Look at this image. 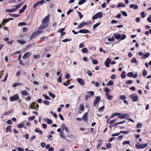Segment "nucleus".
Here are the masks:
<instances>
[{
    "instance_id": "obj_1",
    "label": "nucleus",
    "mask_w": 151,
    "mask_h": 151,
    "mask_svg": "<svg viewBox=\"0 0 151 151\" xmlns=\"http://www.w3.org/2000/svg\"><path fill=\"white\" fill-rule=\"evenodd\" d=\"M50 15L48 14L46 17H45L42 20V23L43 24L47 25L48 26V22L49 20Z\"/></svg>"
},
{
    "instance_id": "obj_2",
    "label": "nucleus",
    "mask_w": 151,
    "mask_h": 151,
    "mask_svg": "<svg viewBox=\"0 0 151 151\" xmlns=\"http://www.w3.org/2000/svg\"><path fill=\"white\" fill-rule=\"evenodd\" d=\"M139 143L138 142L137 144L135 145V147L138 149H141L144 148L146 147L147 145V144H142L140 145Z\"/></svg>"
},
{
    "instance_id": "obj_3",
    "label": "nucleus",
    "mask_w": 151,
    "mask_h": 151,
    "mask_svg": "<svg viewBox=\"0 0 151 151\" xmlns=\"http://www.w3.org/2000/svg\"><path fill=\"white\" fill-rule=\"evenodd\" d=\"M102 17V12H99L96 14H95L92 17V19L93 21L95 19H97L98 18H101Z\"/></svg>"
},
{
    "instance_id": "obj_4",
    "label": "nucleus",
    "mask_w": 151,
    "mask_h": 151,
    "mask_svg": "<svg viewBox=\"0 0 151 151\" xmlns=\"http://www.w3.org/2000/svg\"><path fill=\"white\" fill-rule=\"evenodd\" d=\"M19 99V97L18 94H16L12 96H11L9 98V99L11 101L18 100Z\"/></svg>"
},
{
    "instance_id": "obj_5",
    "label": "nucleus",
    "mask_w": 151,
    "mask_h": 151,
    "mask_svg": "<svg viewBox=\"0 0 151 151\" xmlns=\"http://www.w3.org/2000/svg\"><path fill=\"white\" fill-rule=\"evenodd\" d=\"M45 2V1L44 0H42L40 1H39L35 3L33 6V7L34 9L36 8L38 6H39V5H42L43 3Z\"/></svg>"
},
{
    "instance_id": "obj_6",
    "label": "nucleus",
    "mask_w": 151,
    "mask_h": 151,
    "mask_svg": "<svg viewBox=\"0 0 151 151\" xmlns=\"http://www.w3.org/2000/svg\"><path fill=\"white\" fill-rule=\"evenodd\" d=\"M130 97L132 99L133 101L135 102L137 101L138 98L136 93H133L130 96Z\"/></svg>"
},
{
    "instance_id": "obj_7",
    "label": "nucleus",
    "mask_w": 151,
    "mask_h": 151,
    "mask_svg": "<svg viewBox=\"0 0 151 151\" xmlns=\"http://www.w3.org/2000/svg\"><path fill=\"white\" fill-rule=\"evenodd\" d=\"M76 80L81 86H83L84 85L85 82L83 79L80 78H77Z\"/></svg>"
},
{
    "instance_id": "obj_8",
    "label": "nucleus",
    "mask_w": 151,
    "mask_h": 151,
    "mask_svg": "<svg viewBox=\"0 0 151 151\" xmlns=\"http://www.w3.org/2000/svg\"><path fill=\"white\" fill-rule=\"evenodd\" d=\"M101 98L99 96H97L96 97V99L94 100L93 105L94 106H95L97 103L99 102L100 99Z\"/></svg>"
},
{
    "instance_id": "obj_9",
    "label": "nucleus",
    "mask_w": 151,
    "mask_h": 151,
    "mask_svg": "<svg viewBox=\"0 0 151 151\" xmlns=\"http://www.w3.org/2000/svg\"><path fill=\"white\" fill-rule=\"evenodd\" d=\"M30 55V52H27L24 54L22 57V58L23 59H26Z\"/></svg>"
},
{
    "instance_id": "obj_10",
    "label": "nucleus",
    "mask_w": 151,
    "mask_h": 151,
    "mask_svg": "<svg viewBox=\"0 0 151 151\" xmlns=\"http://www.w3.org/2000/svg\"><path fill=\"white\" fill-rule=\"evenodd\" d=\"M129 117V115L127 114H124L120 115V116L118 118L120 119H125Z\"/></svg>"
},
{
    "instance_id": "obj_11",
    "label": "nucleus",
    "mask_w": 151,
    "mask_h": 151,
    "mask_svg": "<svg viewBox=\"0 0 151 151\" xmlns=\"http://www.w3.org/2000/svg\"><path fill=\"white\" fill-rule=\"evenodd\" d=\"M111 62V60L108 58H107L105 61V64L106 66L107 67H109V63Z\"/></svg>"
},
{
    "instance_id": "obj_12",
    "label": "nucleus",
    "mask_w": 151,
    "mask_h": 151,
    "mask_svg": "<svg viewBox=\"0 0 151 151\" xmlns=\"http://www.w3.org/2000/svg\"><path fill=\"white\" fill-rule=\"evenodd\" d=\"M89 32V31L88 30L84 29L81 30L78 32V33H88Z\"/></svg>"
},
{
    "instance_id": "obj_13",
    "label": "nucleus",
    "mask_w": 151,
    "mask_h": 151,
    "mask_svg": "<svg viewBox=\"0 0 151 151\" xmlns=\"http://www.w3.org/2000/svg\"><path fill=\"white\" fill-rule=\"evenodd\" d=\"M121 35L118 34L117 33H115L114 35V36L117 40H119L121 37Z\"/></svg>"
},
{
    "instance_id": "obj_14",
    "label": "nucleus",
    "mask_w": 151,
    "mask_h": 151,
    "mask_svg": "<svg viewBox=\"0 0 151 151\" xmlns=\"http://www.w3.org/2000/svg\"><path fill=\"white\" fill-rule=\"evenodd\" d=\"M87 116V113H85L83 116V120L85 121H87L88 120Z\"/></svg>"
},
{
    "instance_id": "obj_15",
    "label": "nucleus",
    "mask_w": 151,
    "mask_h": 151,
    "mask_svg": "<svg viewBox=\"0 0 151 151\" xmlns=\"http://www.w3.org/2000/svg\"><path fill=\"white\" fill-rule=\"evenodd\" d=\"M27 7V5H25L22 7V8L19 10V14H21L23 12L24 10L26 9Z\"/></svg>"
},
{
    "instance_id": "obj_16",
    "label": "nucleus",
    "mask_w": 151,
    "mask_h": 151,
    "mask_svg": "<svg viewBox=\"0 0 151 151\" xmlns=\"http://www.w3.org/2000/svg\"><path fill=\"white\" fill-rule=\"evenodd\" d=\"M130 8H133L134 9H137L138 8V6L137 5H134L133 4H131L130 5Z\"/></svg>"
},
{
    "instance_id": "obj_17",
    "label": "nucleus",
    "mask_w": 151,
    "mask_h": 151,
    "mask_svg": "<svg viewBox=\"0 0 151 151\" xmlns=\"http://www.w3.org/2000/svg\"><path fill=\"white\" fill-rule=\"evenodd\" d=\"M21 93L23 95L27 96L29 95V93H28L25 90L21 91Z\"/></svg>"
},
{
    "instance_id": "obj_18",
    "label": "nucleus",
    "mask_w": 151,
    "mask_h": 151,
    "mask_svg": "<svg viewBox=\"0 0 151 151\" xmlns=\"http://www.w3.org/2000/svg\"><path fill=\"white\" fill-rule=\"evenodd\" d=\"M22 85L23 84L22 83L17 82L14 83L13 85V87H15L18 86H22Z\"/></svg>"
},
{
    "instance_id": "obj_19",
    "label": "nucleus",
    "mask_w": 151,
    "mask_h": 151,
    "mask_svg": "<svg viewBox=\"0 0 151 151\" xmlns=\"http://www.w3.org/2000/svg\"><path fill=\"white\" fill-rule=\"evenodd\" d=\"M131 62L132 63H135L136 65H138V62L136 60L135 58H133L131 60Z\"/></svg>"
},
{
    "instance_id": "obj_20",
    "label": "nucleus",
    "mask_w": 151,
    "mask_h": 151,
    "mask_svg": "<svg viewBox=\"0 0 151 151\" xmlns=\"http://www.w3.org/2000/svg\"><path fill=\"white\" fill-rule=\"evenodd\" d=\"M35 131L37 133H39V134L41 135L42 134V132L41 130L37 128L35 130Z\"/></svg>"
},
{
    "instance_id": "obj_21",
    "label": "nucleus",
    "mask_w": 151,
    "mask_h": 151,
    "mask_svg": "<svg viewBox=\"0 0 151 151\" xmlns=\"http://www.w3.org/2000/svg\"><path fill=\"white\" fill-rule=\"evenodd\" d=\"M113 81L110 80L106 83V85L107 86H110L113 85Z\"/></svg>"
},
{
    "instance_id": "obj_22",
    "label": "nucleus",
    "mask_w": 151,
    "mask_h": 151,
    "mask_svg": "<svg viewBox=\"0 0 151 151\" xmlns=\"http://www.w3.org/2000/svg\"><path fill=\"white\" fill-rule=\"evenodd\" d=\"M126 5L124 3H121L119 4L117 6V7H124Z\"/></svg>"
},
{
    "instance_id": "obj_23",
    "label": "nucleus",
    "mask_w": 151,
    "mask_h": 151,
    "mask_svg": "<svg viewBox=\"0 0 151 151\" xmlns=\"http://www.w3.org/2000/svg\"><path fill=\"white\" fill-rule=\"evenodd\" d=\"M150 55V54L149 52H147L146 54H145V55H144L143 57L142 58H147Z\"/></svg>"
},
{
    "instance_id": "obj_24",
    "label": "nucleus",
    "mask_w": 151,
    "mask_h": 151,
    "mask_svg": "<svg viewBox=\"0 0 151 151\" xmlns=\"http://www.w3.org/2000/svg\"><path fill=\"white\" fill-rule=\"evenodd\" d=\"M47 26H47V25L42 24V25L39 28L41 29H43L47 27Z\"/></svg>"
},
{
    "instance_id": "obj_25",
    "label": "nucleus",
    "mask_w": 151,
    "mask_h": 151,
    "mask_svg": "<svg viewBox=\"0 0 151 151\" xmlns=\"http://www.w3.org/2000/svg\"><path fill=\"white\" fill-rule=\"evenodd\" d=\"M17 42L18 43H19L21 44H24L25 43V41L22 40H17Z\"/></svg>"
},
{
    "instance_id": "obj_26",
    "label": "nucleus",
    "mask_w": 151,
    "mask_h": 151,
    "mask_svg": "<svg viewBox=\"0 0 151 151\" xmlns=\"http://www.w3.org/2000/svg\"><path fill=\"white\" fill-rule=\"evenodd\" d=\"M45 121H47V123L48 124H50L52 123V120L48 119H45Z\"/></svg>"
},
{
    "instance_id": "obj_27",
    "label": "nucleus",
    "mask_w": 151,
    "mask_h": 151,
    "mask_svg": "<svg viewBox=\"0 0 151 151\" xmlns=\"http://www.w3.org/2000/svg\"><path fill=\"white\" fill-rule=\"evenodd\" d=\"M84 107L83 104H81L79 106V109L82 111L84 110Z\"/></svg>"
},
{
    "instance_id": "obj_28",
    "label": "nucleus",
    "mask_w": 151,
    "mask_h": 151,
    "mask_svg": "<svg viewBox=\"0 0 151 151\" xmlns=\"http://www.w3.org/2000/svg\"><path fill=\"white\" fill-rule=\"evenodd\" d=\"M10 20H9V18L7 19H4L3 21H2V24H5V23H6L7 22H9L10 21Z\"/></svg>"
},
{
    "instance_id": "obj_29",
    "label": "nucleus",
    "mask_w": 151,
    "mask_h": 151,
    "mask_svg": "<svg viewBox=\"0 0 151 151\" xmlns=\"http://www.w3.org/2000/svg\"><path fill=\"white\" fill-rule=\"evenodd\" d=\"M24 123H21L17 125V127L19 128H22L24 127Z\"/></svg>"
},
{
    "instance_id": "obj_30",
    "label": "nucleus",
    "mask_w": 151,
    "mask_h": 151,
    "mask_svg": "<svg viewBox=\"0 0 151 151\" xmlns=\"http://www.w3.org/2000/svg\"><path fill=\"white\" fill-rule=\"evenodd\" d=\"M9 15L11 17H19V14H9Z\"/></svg>"
},
{
    "instance_id": "obj_31",
    "label": "nucleus",
    "mask_w": 151,
    "mask_h": 151,
    "mask_svg": "<svg viewBox=\"0 0 151 151\" xmlns=\"http://www.w3.org/2000/svg\"><path fill=\"white\" fill-rule=\"evenodd\" d=\"M100 24V23H97L96 24H94L93 26V29L94 30L96 29L97 27H98Z\"/></svg>"
},
{
    "instance_id": "obj_32",
    "label": "nucleus",
    "mask_w": 151,
    "mask_h": 151,
    "mask_svg": "<svg viewBox=\"0 0 151 151\" xmlns=\"http://www.w3.org/2000/svg\"><path fill=\"white\" fill-rule=\"evenodd\" d=\"M126 72L125 71H123L122 73L121 74V76L122 78H125L126 75H125Z\"/></svg>"
},
{
    "instance_id": "obj_33",
    "label": "nucleus",
    "mask_w": 151,
    "mask_h": 151,
    "mask_svg": "<svg viewBox=\"0 0 151 151\" xmlns=\"http://www.w3.org/2000/svg\"><path fill=\"white\" fill-rule=\"evenodd\" d=\"M130 132L129 131H120V133H122L124 134H126L128 133H129Z\"/></svg>"
},
{
    "instance_id": "obj_34",
    "label": "nucleus",
    "mask_w": 151,
    "mask_h": 151,
    "mask_svg": "<svg viewBox=\"0 0 151 151\" xmlns=\"http://www.w3.org/2000/svg\"><path fill=\"white\" fill-rule=\"evenodd\" d=\"M87 93H88V95L89 96H93L94 94V93L93 91H88L87 92Z\"/></svg>"
},
{
    "instance_id": "obj_35",
    "label": "nucleus",
    "mask_w": 151,
    "mask_h": 151,
    "mask_svg": "<svg viewBox=\"0 0 151 151\" xmlns=\"http://www.w3.org/2000/svg\"><path fill=\"white\" fill-rule=\"evenodd\" d=\"M26 25V24L24 22H20L18 24V26H22L23 25Z\"/></svg>"
},
{
    "instance_id": "obj_36",
    "label": "nucleus",
    "mask_w": 151,
    "mask_h": 151,
    "mask_svg": "<svg viewBox=\"0 0 151 151\" xmlns=\"http://www.w3.org/2000/svg\"><path fill=\"white\" fill-rule=\"evenodd\" d=\"M15 11V10L14 9H6V12H12Z\"/></svg>"
},
{
    "instance_id": "obj_37",
    "label": "nucleus",
    "mask_w": 151,
    "mask_h": 151,
    "mask_svg": "<svg viewBox=\"0 0 151 151\" xmlns=\"http://www.w3.org/2000/svg\"><path fill=\"white\" fill-rule=\"evenodd\" d=\"M62 74H61L60 76L58 77L57 79V81L59 82L60 83L62 81L61 76Z\"/></svg>"
},
{
    "instance_id": "obj_38",
    "label": "nucleus",
    "mask_w": 151,
    "mask_h": 151,
    "mask_svg": "<svg viewBox=\"0 0 151 151\" xmlns=\"http://www.w3.org/2000/svg\"><path fill=\"white\" fill-rule=\"evenodd\" d=\"M11 126H8L6 128V132H8L10 131L11 130Z\"/></svg>"
},
{
    "instance_id": "obj_39",
    "label": "nucleus",
    "mask_w": 151,
    "mask_h": 151,
    "mask_svg": "<svg viewBox=\"0 0 151 151\" xmlns=\"http://www.w3.org/2000/svg\"><path fill=\"white\" fill-rule=\"evenodd\" d=\"M42 96L45 98L46 99L50 100V98H49V96H47L45 94H43L42 95Z\"/></svg>"
},
{
    "instance_id": "obj_40",
    "label": "nucleus",
    "mask_w": 151,
    "mask_h": 151,
    "mask_svg": "<svg viewBox=\"0 0 151 151\" xmlns=\"http://www.w3.org/2000/svg\"><path fill=\"white\" fill-rule=\"evenodd\" d=\"M86 1V0H81V1H79L78 4L79 5H81L84 3Z\"/></svg>"
},
{
    "instance_id": "obj_41",
    "label": "nucleus",
    "mask_w": 151,
    "mask_h": 151,
    "mask_svg": "<svg viewBox=\"0 0 151 151\" xmlns=\"http://www.w3.org/2000/svg\"><path fill=\"white\" fill-rule=\"evenodd\" d=\"M120 99L122 100H124L127 98L126 96L124 95H122L120 96Z\"/></svg>"
},
{
    "instance_id": "obj_42",
    "label": "nucleus",
    "mask_w": 151,
    "mask_h": 151,
    "mask_svg": "<svg viewBox=\"0 0 151 151\" xmlns=\"http://www.w3.org/2000/svg\"><path fill=\"white\" fill-rule=\"evenodd\" d=\"M137 128H141L142 127V124L141 123H138L137 125Z\"/></svg>"
},
{
    "instance_id": "obj_43",
    "label": "nucleus",
    "mask_w": 151,
    "mask_h": 151,
    "mask_svg": "<svg viewBox=\"0 0 151 151\" xmlns=\"http://www.w3.org/2000/svg\"><path fill=\"white\" fill-rule=\"evenodd\" d=\"M49 95L52 98H54L55 97V96L54 95L50 92H48Z\"/></svg>"
},
{
    "instance_id": "obj_44",
    "label": "nucleus",
    "mask_w": 151,
    "mask_h": 151,
    "mask_svg": "<svg viewBox=\"0 0 151 151\" xmlns=\"http://www.w3.org/2000/svg\"><path fill=\"white\" fill-rule=\"evenodd\" d=\"M12 112V111L10 110L9 111L5 113L4 114V115H8L11 113Z\"/></svg>"
},
{
    "instance_id": "obj_45",
    "label": "nucleus",
    "mask_w": 151,
    "mask_h": 151,
    "mask_svg": "<svg viewBox=\"0 0 151 151\" xmlns=\"http://www.w3.org/2000/svg\"><path fill=\"white\" fill-rule=\"evenodd\" d=\"M21 6L20 4H18L17 5H16L15 6L16 7V8H14L15 9V11H16L20 7V6Z\"/></svg>"
},
{
    "instance_id": "obj_46",
    "label": "nucleus",
    "mask_w": 151,
    "mask_h": 151,
    "mask_svg": "<svg viewBox=\"0 0 151 151\" xmlns=\"http://www.w3.org/2000/svg\"><path fill=\"white\" fill-rule=\"evenodd\" d=\"M87 51V49L86 48H83L81 50V51L83 53H86Z\"/></svg>"
},
{
    "instance_id": "obj_47",
    "label": "nucleus",
    "mask_w": 151,
    "mask_h": 151,
    "mask_svg": "<svg viewBox=\"0 0 151 151\" xmlns=\"http://www.w3.org/2000/svg\"><path fill=\"white\" fill-rule=\"evenodd\" d=\"M121 12L124 16L125 17H127V14L125 12L122 11H121Z\"/></svg>"
},
{
    "instance_id": "obj_48",
    "label": "nucleus",
    "mask_w": 151,
    "mask_h": 151,
    "mask_svg": "<svg viewBox=\"0 0 151 151\" xmlns=\"http://www.w3.org/2000/svg\"><path fill=\"white\" fill-rule=\"evenodd\" d=\"M65 29V28H60V29L58 31V32L62 33L63 31H64Z\"/></svg>"
},
{
    "instance_id": "obj_49",
    "label": "nucleus",
    "mask_w": 151,
    "mask_h": 151,
    "mask_svg": "<svg viewBox=\"0 0 151 151\" xmlns=\"http://www.w3.org/2000/svg\"><path fill=\"white\" fill-rule=\"evenodd\" d=\"M133 83V81L132 80H129L126 81V84H131Z\"/></svg>"
},
{
    "instance_id": "obj_50",
    "label": "nucleus",
    "mask_w": 151,
    "mask_h": 151,
    "mask_svg": "<svg viewBox=\"0 0 151 151\" xmlns=\"http://www.w3.org/2000/svg\"><path fill=\"white\" fill-rule=\"evenodd\" d=\"M92 63L93 64L96 65L97 64L98 62L96 60L94 59L92 60Z\"/></svg>"
},
{
    "instance_id": "obj_51",
    "label": "nucleus",
    "mask_w": 151,
    "mask_h": 151,
    "mask_svg": "<svg viewBox=\"0 0 151 151\" xmlns=\"http://www.w3.org/2000/svg\"><path fill=\"white\" fill-rule=\"evenodd\" d=\"M37 36V34L36 33H33L31 37V38L32 39L35 37Z\"/></svg>"
},
{
    "instance_id": "obj_52",
    "label": "nucleus",
    "mask_w": 151,
    "mask_h": 151,
    "mask_svg": "<svg viewBox=\"0 0 151 151\" xmlns=\"http://www.w3.org/2000/svg\"><path fill=\"white\" fill-rule=\"evenodd\" d=\"M84 25H85V24L83 23H82L78 26V28H82Z\"/></svg>"
},
{
    "instance_id": "obj_53",
    "label": "nucleus",
    "mask_w": 151,
    "mask_h": 151,
    "mask_svg": "<svg viewBox=\"0 0 151 151\" xmlns=\"http://www.w3.org/2000/svg\"><path fill=\"white\" fill-rule=\"evenodd\" d=\"M122 37L121 39L122 40H124L125 39L126 37V35L124 34H122V36H121Z\"/></svg>"
},
{
    "instance_id": "obj_54",
    "label": "nucleus",
    "mask_w": 151,
    "mask_h": 151,
    "mask_svg": "<svg viewBox=\"0 0 151 151\" xmlns=\"http://www.w3.org/2000/svg\"><path fill=\"white\" fill-rule=\"evenodd\" d=\"M114 37H112L111 38H109L108 39V41H114Z\"/></svg>"
},
{
    "instance_id": "obj_55",
    "label": "nucleus",
    "mask_w": 151,
    "mask_h": 151,
    "mask_svg": "<svg viewBox=\"0 0 151 151\" xmlns=\"http://www.w3.org/2000/svg\"><path fill=\"white\" fill-rule=\"evenodd\" d=\"M133 73L132 72H129L127 73V76L129 77H132L133 75Z\"/></svg>"
},
{
    "instance_id": "obj_56",
    "label": "nucleus",
    "mask_w": 151,
    "mask_h": 151,
    "mask_svg": "<svg viewBox=\"0 0 151 151\" xmlns=\"http://www.w3.org/2000/svg\"><path fill=\"white\" fill-rule=\"evenodd\" d=\"M147 74V71L145 70H143V75L144 76H146Z\"/></svg>"
},
{
    "instance_id": "obj_57",
    "label": "nucleus",
    "mask_w": 151,
    "mask_h": 151,
    "mask_svg": "<svg viewBox=\"0 0 151 151\" xmlns=\"http://www.w3.org/2000/svg\"><path fill=\"white\" fill-rule=\"evenodd\" d=\"M104 106H103L102 107H101L99 109V111H103L104 110Z\"/></svg>"
},
{
    "instance_id": "obj_58",
    "label": "nucleus",
    "mask_w": 151,
    "mask_h": 151,
    "mask_svg": "<svg viewBox=\"0 0 151 151\" xmlns=\"http://www.w3.org/2000/svg\"><path fill=\"white\" fill-rule=\"evenodd\" d=\"M35 118V117L34 116H31L30 117H29V121L33 120H34V119Z\"/></svg>"
},
{
    "instance_id": "obj_59",
    "label": "nucleus",
    "mask_w": 151,
    "mask_h": 151,
    "mask_svg": "<svg viewBox=\"0 0 151 151\" xmlns=\"http://www.w3.org/2000/svg\"><path fill=\"white\" fill-rule=\"evenodd\" d=\"M77 12L78 14L80 19H81L83 17V15H82L81 13L80 12L78 11Z\"/></svg>"
},
{
    "instance_id": "obj_60",
    "label": "nucleus",
    "mask_w": 151,
    "mask_h": 151,
    "mask_svg": "<svg viewBox=\"0 0 151 151\" xmlns=\"http://www.w3.org/2000/svg\"><path fill=\"white\" fill-rule=\"evenodd\" d=\"M120 134V133H114V134H113L112 135V136H113V137L117 136H119V135Z\"/></svg>"
},
{
    "instance_id": "obj_61",
    "label": "nucleus",
    "mask_w": 151,
    "mask_h": 151,
    "mask_svg": "<svg viewBox=\"0 0 151 151\" xmlns=\"http://www.w3.org/2000/svg\"><path fill=\"white\" fill-rule=\"evenodd\" d=\"M44 103L45 105H48L50 104V102L47 101L45 100L44 101Z\"/></svg>"
},
{
    "instance_id": "obj_62",
    "label": "nucleus",
    "mask_w": 151,
    "mask_h": 151,
    "mask_svg": "<svg viewBox=\"0 0 151 151\" xmlns=\"http://www.w3.org/2000/svg\"><path fill=\"white\" fill-rule=\"evenodd\" d=\"M107 99L109 100H112L113 99V96L111 95H108L107 97Z\"/></svg>"
},
{
    "instance_id": "obj_63",
    "label": "nucleus",
    "mask_w": 151,
    "mask_h": 151,
    "mask_svg": "<svg viewBox=\"0 0 151 151\" xmlns=\"http://www.w3.org/2000/svg\"><path fill=\"white\" fill-rule=\"evenodd\" d=\"M141 16L143 18L145 17V15L144 12H142L141 13Z\"/></svg>"
},
{
    "instance_id": "obj_64",
    "label": "nucleus",
    "mask_w": 151,
    "mask_h": 151,
    "mask_svg": "<svg viewBox=\"0 0 151 151\" xmlns=\"http://www.w3.org/2000/svg\"><path fill=\"white\" fill-rule=\"evenodd\" d=\"M73 11V9H69L67 12V14L68 15H69L71 12H72Z\"/></svg>"
}]
</instances>
